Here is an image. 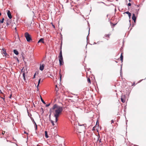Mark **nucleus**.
<instances>
[{
    "instance_id": "nucleus-47",
    "label": "nucleus",
    "mask_w": 146,
    "mask_h": 146,
    "mask_svg": "<svg viewBox=\"0 0 146 146\" xmlns=\"http://www.w3.org/2000/svg\"><path fill=\"white\" fill-rule=\"evenodd\" d=\"M23 78L24 80L25 81V80H26V78H25V77H23Z\"/></svg>"
},
{
    "instance_id": "nucleus-15",
    "label": "nucleus",
    "mask_w": 146,
    "mask_h": 146,
    "mask_svg": "<svg viewBox=\"0 0 146 146\" xmlns=\"http://www.w3.org/2000/svg\"><path fill=\"white\" fill-rule=\"evenodd\" d=\"M59 75L60 76V82H61V80H62V75L61 74V71L60 70L59 72Z\"/></svg>"
},
{
    "instance_id": "nucleus-35",
    "label": "nucleus",
    "mask_w": 146,
    "mask_h": 146,
    "mask_svg": "<svg viewBox=\"0 0 146 146\" xmlns=\"http://www.w3.org/2000/svg\"><path fill=\"white\" fill-rule=\"evenodd\" d=\"M127 5L128 6H130L131 5V3H129Z\"/></svg>"
},
{
    "instance_id": "nucleus-52",
    "label": "nucleus",
    "mask_w": 146,
    "mask_h": 146,
    "mask_svg": "<svg viewBox=\"0 0 146 146\" xmlns=\"http://www.w3.org/2000/svg\"><path fill=\"white\" fill-rule=\"evenodd\" d=\"M120 75V76H121V78H123L122 74L121 75Z\"/></svg>"
},
{
    "instance_id": "nucleus-23",
    "label": "nucleus",
    "mask_w": 146,
    "mask_h": 146,
    "mask_svg": "<svg viewBox=\"0 0 146 146\" xmlns=\"http://www.w3.org/2000/svg\"><path fill=\"white\" fill-rule=\"evenodd\" d=\"M35 126V129L36 131V130L37 129V126L36 124V125H34Z\"/></svg>"
},
{
    "instance_id": "nucleus-43",
    "label": "nucleus",
    "mask_w": 146,
    "mask_h": 146,
    "mask_svg": "<svg viewBox=\"0 0 146 146\" xmlns=\"http://www.w3.org/2000/svg\"><path fill=\"white\" fill-rule=\"evenodd\" d=\"M114 123V121L113 120H112L111 121V123L112 124V123Z\"/></svg>"
},
{
    "instance_id": "nucleus-34",
    "label": "nucleus",
    "mask_w": 146,
    "mask_h": 146,
    "mask_svg": "<svg viewBox=\"0 0 146 146\" xmlns=\"http://www.w3.org/2000/svg\"><path fill=\"white\" fill-rule=\"evenodd\" d=\"M39 84H38V85H37V86H36V87H37V91L38 90V86H39Z\"/></svg>"
},
{
    "instance_id": "nucleus-3",
    "label": "nucleus",
    "mask_w": 146,
    "mask_h": 146,
    "mask_svg": "<svg viewBox=\"0 0 146 146\" xmlns=\"http://www.w3.org/2000/svg\"><path fill=\"white\" fill-rule=\"evenodd\" d=\"M25 36L28 42H30L32 40V37L31 35L28 32H26L25 34Z\"/></svg>"
},
{
    "instance_id": "nucleus-29",
    "label": "nucleus",
    "mask_w": 146,
    "mask_h": 146,
    "mask_svg": "<svg viewBox=\"0 0 146 146\" xmlns=\"http://www.w3.org/2000/svg\"><path fill=\"white\" fill-rule=\"evenodd\" d=\"M14 58H15V59H16V60H17V61L18 62V63H19V60L18 59V58H17V57H16V56H15V57H14Z\"/></svg>"
},
{
    "instance_id": "nucleus-64",
    "label": "nucleus",
    "mask_w": 146,
    "mask_h": 146,
    "mask_svg": "<svg viewBox=\"0 0 146 146\" xmlns=\"http://www.w3.org/2000/svg\"><path fill=\"white\" fill-rule=\"evenodd\" d=\"M1 91V93H2V94H3V93Z\"/></svg>"
},
{
    "instance_id": "nucleus-19",
    "label": "nucleus",
    "mask_w": 146,
    "mask_h": 146,
    "mask_svg": "<svg viewBox=\"0 0 146 146\" xmlns=\"http://www.w3.org/2000/svg\"><path fill=\"white\" fill-rule=\"evenodd\" d=\"M120 75H121L122 74V65L121 66V68L120 70Z\"/></svg>"
},
{
    "instance_id": "nucleus-32",
    "label": "nucleus",
    "mask_w": 146,
    "mask_h": 146,
    "mask_svg": "<svg viewBox=\"0 0 146 146\" xmlns=\"http://www.w3.org/2000/svg\"><path fill=\"white\" fill-rule=\"evenodd\" d=\"M110 35L108 34L107 35H105V36L106 37H109L110 36Z\"/></svg>"
},
{
    "instance_id": "nucleus-13",
    "label": "nucleus",
    "mask_w": 146,
    "mask_h": 146,
    "mask_svg": "<svg viewBox=\"0 0 146 146\" xmlns=\"http://www.w3.org/2000/svg\"><path fill=\"white\" fill-rule=\"evenodd\" d=\"M13 52L17 55H18L19 54V52L16 49H14L13 50Z\"/></svg>"
},
{
    "instance_id": "nucleus-26",
    "label": "nucleus",
    "mask_w": 146,
    "mask_h": 146,
    "mask_svg": "<svg viewBox=\"0 0 146 146\" xmlns=\"http://www.w3.org/2000/svg\"><path fill=\"white\" fill-rule=\"evenodd\" d=\"M6 22L7 23H11V21L9 19H8L6 20Z\"/></svg>"
},
{
    "instance_id": "nucleus-36",
    "label": "nucleus",
    "mask_w": 146,
    "mask_h": 146,
    "mask_svg": "<svg viewBox=\"0 0 146 146\" xmlns=\"http://www.w3.org/2000/svg\"><path fill=\"white\" fill-rule=\"evenodd\" d=\"M50 103L48 104H46V107H48L49 106H50Z\"/></svg>"
},
{
    "instance_id": "nucleus-37",
    "label": "nucleus",
    "mask_w": 146,
    "mask_h": 146,
    "mask_svg": "<svg viewBox=\"0 0 146 146\" xmlns=\"http://www.w3.org/2000/svg\"><path fill=\"white\" fill-rule=\"evenodd\" d=\"M24 55H25L24 53V52H22V53H21L22 56H24Z\"/></svg>"
},
{
    "instance_id": "nucleus-60",
    "label": "nucleus",
    "mask_w": 146,
    "mask_h": 146,
    "mask_svg": "<svg viewBox=\"0 0 146 146\" xmlns=\"http://www.w3.org/2000/svg\"><path fill=\"white\" fill-rule=\"evenodd\" d=\"M41 110H42V111H43V110H44L42 108H41Z\"/></svg>"
},
{
    "instance_id": "nucleus-41",
    "label": "nucleus",
    "mask_w": 146,
    "mask_h": 146,
    "mask_svg": "<svg viewBox=\"0 0 146 146\" xmlns=\"http://www.w3.org/2000/svg\"><path fill=\"white\" fill-rule=\"evenodd\" d=\"M136 10V11L137 12V14L138 13V11H139V9H135Z\"/></svg>"
},
{
    "instance_id": "nucleus-48",
    "label": "nucleus",
    "mask_w": 146,
    "mask_h": 146,
    "mask_svg": "<svg viewBox=\"0 0 146 146\" xmlns=\"http://www.w3.org/2000/svg\"><path fill=\"white\" fill-rule=\"evenodd\" d=\"M135 85V82H134L133 83V84H132V86H133V85Z\"/></svg>"
},
{
    "instance_id": "nucleus-14",
    "label": "nucleus",
    "mask_w": 146,
    "mask_h": 146,
    "mask_svg": "<svg viewBox=\"0 0 146 146\" xmlns=\"http://www.w3.org/2000/svg\"><path fill=\"white\" fill-rule=\"evenodd\" d=\"M78 125L80 126H82L83 129H85V125H86V124H83L82 125H80L79 123H78Z\"/></svg>"
},
{
    "instance_id": "nucleus-30",
    "label": "nucleus",
    "mask_w": 146,
    "mask_h": 146,
    "mask_svg": "<svg viewBox=\"0 0 146 146\" xmlns=\"http://www.w3.org/2000/svg\"><path fill=\"white\" fill-rule=\"evenodd\" d=\"M135 23H133L132 24V27H131L130 28V30H131V29H132V27H133L134 25H135Z\"/></svg>"
},
{
    "instance_id": "nucleus-40",
    "label": "nucleus",
    "mask_w": 146,
    "mask_h": 146,
    "mask_svg": "<svg viewBox=\"0 0 146 146\" xmlns=\"http://www.w3.org/2000/svg\"><path fill=\"white\" fill-rule=\"evenodd\" d=\"M24 68V67H23V68H22V69L21 70V72H23V68Z\"/></svg>"
},
{
    "instance_id": "nucleus-61",
    "label": "nucleus",
    "mask_w": 146,
    "mask_h": 146,
    "mask_svg": "<svg viewBox=\"0 0 146 146\" xmlns=\"http://www.w3.org/2000/svg\"><path fill=\"white\" fill-rule=\"evenodd\" d=\"M127 120L126 121V124H127Z\"/></svg>"
},
{
    "instance_id": "nucleus-33",
    "label": "nucleus",
    "mask_w": 146,
    "mask_h": 146,
    "mask_svg": "<svg viewBox=\"0 0 146 146\" xmlns=\"http://www.w3.org/2000/svg\"><path fill=\"white\" fill-rule=\"evenodd\" d=\"M40 80H41V78H40L38 81V84H40Z\"/></svg>"
},
{
    "instance_id": "nucleus-50",
    "label": "nucleus",
    "mask_w": 146,
    "mask_h": 146,
    "mask_svg": "<svg viewBox=\"0 0 146 146\" xmlns=\"http://www.w3.org/2000/svg\"><path fill=\"white\" fill-rule=\"evenodd\" d=\"M24 133H25V134H27V135H28V133H27L25 131H24Z\"/></svg>"
},
{
    "instance_id": "nucleus-18",
    "label": "nucleus",
    "mask_w": 146,
    "mask_h": 146,
    "mask_svg": "<svg viewBox=\"0 0 146 146\" xmlns=\"http://www.w3.org/2000/svg\"><path fill=\"white\" fill-rule=\"evenodd\" d=\"M40 99L41 102L43 103L44 104H46V103L44 101V100H43V99L42 98V97L41 96H40Z\"/></svg>"
},
{
    "instance_id": "nucleus-62",
    "label": "nucleus",
    "mask_w": 146,
    "mask_h": 146,
    "mask_svg": "<svg viewBox=\"0 0 146 146\" xmlns=\"http://www.w3.org/2000/svg\"><path fill=\"white\" fill-rule=\"evenodd\" d=\"M5 132H4V133H3H3H2V134H3V135L4 134H5Z\"/></svg>"
},
{
    "instance_id": "nucleus-11",
    "label": "nucleus",
    "mask_w": 146,
    "mask_h": 146,
    "mask_svg": "<svg viewBox=\"0 0 146 146\" xmlns=\"http://www.w3.org/2000/svg\"><path fill=\"white\" fill-rule=\"evenodd\" d=\"M44 38H41L38 40V43H39L41 42L42 43H44Z\"/></svg>"
},
{
    "instance_id": "nucleus-20",
    "label": "nucleus",
    "mask_w": 146,
    "mask_h": 146,
    "mask_svg": "<svg viewBox=\"0 0 146 146\" xmlns=\"http://www.w3.org/2000/svg\"><path fill=\"white\" fill-rule=\"evenodd\" d=\"M0 97L1 98V99H3L4 102H5V96H3V97H1L0 96Z\"/></svg>"
},
{
    "instance_id": "nucleus-21",
    "label": "nucleus",
    "mask_w": 146,
    "mask_h": 146,
    "mask_svg": "<svg viewBox=\"0 0 146 146\" xmlns=\"http://www.w3.org/2000/svg\"><path fill=\"white\" fill-rule=\"evenodd\" d=\"M110 23L112 27V26H113V27H114L115 26V25L117 24L116 23L115 24H113V23H111V22H110Z\"/></svg>"
},
{
    "instance_id": "nucleus-5",
    "label": "nucleus",
    "mask_w": 146,
    "mask_h": 146,
    "mask_svg": "<svg viewBox=\"0 0 146 146\" xmlns=\"http://www.w3.org/2000/svg\"><path fill=\"white\" fill-rule=\"evenodd\" d=\"M7 16L10 19L12 18V16L11 13L9 10H7Z\"/></svg>"
},
{
    "instance_id": "nucleus-46",
    "label": "nucleus",
    "mask_w": 146,
    "mask_h": 146,
    "mask_svg": "<svg viewBox=\"0 0 146 146\" xmlns=\"http://www.w3.org/2000/svg\"><path fill=\"white\" fill-rule=\"evenodd\" d=\"M12 96V94H11L10 95V96H9V98H11Z\"/></svg>"
},
{
    "instance_id": "nucleus-17",
    "label": "nucleus",
    "mask_w": 146,
    "mask_h": 146,
    "mask_svg": "<svg viewBox=\"0 0 146 146\" xmlns=\"http://www.w3.org/2000/svg\"><path fill=\"white\" fill-rule=\"evenodd\" d=\"M45 137L46 138H48L49 137V136L48 135L47 132L46 131H45Z\"/></svg>"
},
{
    "instance_id": "nucleus-39",
    "label": "nucleus",
    "mask_w": 146,
    "mask_h": 146,
    "mask_svg": "<svg viewBox=\"0 0 146 146\" xmlns=\"http://www.w3.org/2000/svg\"><path fill=\"white\" fill-rule=\"evenodd\" d=\"M28 115L31 118V116H32V115L31 114L28 113Z\"/></svg>"
},
{
    "instance_id": "nucleus-24",
    "label": "nucleus",
    "mask_w": 146,
    "mask_h": 146,
    "mask_svg": "<svg viewBox=\"0 0 146 146\" xmlns=\"http://www.w3.org/2000/svg\"><path fill=\"white\" fill-rule=\"evenodd\" d=\"M25 70H23V77H24L25 76Z\"/></svg>"
},
{
    "instance_id": "nucleus-63",
    "label": "nucleus",
    "mask_w": 146,
    "mask_h": 146,
    "mask_svg": "<svg viewBox=\"0 0 146 146\" xmlns=\"http://www.w3.org/2000/svg\"><path fill=\"white\" fill-rule=\"evenodd\" d=\"M97 44V43L96 42H94L93 44Z\"/></svg>"
},
{
    "instance_id": "nucleus-12",
    "label": "nucleus",
    "mask_w": 146,
    "mask_h": 146,
    "mask_svg": "<svg viewBox=\"0 0 146 146\" xmlns=\"http://www.w3.org/2000/svg\"><path fill=\"white\" fill-rule=\"evenodd\" d=\"M124 13H125L128 15L129 18V19L131 18V13H130L129 11H127L126 12H125Z\"/></svg>"
},
{
    "instance_id": "nucleus-2",
    "label": "nucleus",
    "mask_w": 146,
    "mask_h": 146,
    "mask_svg": "<svg viewBox=\"0 0 146 146\" xmlns=\"http://www.w3.org/2000/svg\"><path fill=\"white\" fill-rule=\"evenodd\" d=\"M62 41L60 47V51L59 53V64L60 66L63 65L64 63L62 51Z\"/></svg>"
},
{
    "instance_id": "nucleus-28",
    "label": "nucleus",
    "mask_w": 146,
    "mask_h": 146,
    "mask_svg": "<svg viewBox=\"0 0 146 146\" xmlns=\"http://www.w3.org/2000/svg\"><path fill=\"white\" fill-rule=\"evenodd\" d=\"M99 122H98V121H97L96 122V125H95V126H96V127H97L98 126H98H99Z\"/></svg>"
},
{
    "instance_id": "nucleus-22",
    "label": "nucleus",
    "mask_w": 146,
    "mask_h": 146,
    "mask_svg": "<svg viewBox=\"0 0 146 146\" xmlns=\"http://www.w3.org/2000/svg\"><path fill=\"white\" fill-rule=\"evenodd\" d=\"M4 18H3L0 20V22L1 23H3L4 22Z\"/></svg>"
},
{
    "instance_id": "nucleus-54",
    "label": "nucleus",
    "mask_w": 146,
    "mask_h": 146,
    "mask_svg": "<svg viewBox=\"0 0 146 146\" xmlns=\"http://www.w3.org/2000/svg\"><path fill=\"white\" fill-rule=\"evenodd\" d=\"M27 6L29 7V8H30V7L29 6V5L28 4L27 5Z\"/></svg>"
},
{
    "instance_id": "nucleus-6",
    "label": "nucleus",
    "mask_w": 146,
    "mask_h": 146,
    "mask_svg": "<svg viewBox=\"0 0 146 146\" xmlns=\"http://www.w3.org/2000/svg\"><path fill=\"white\" fill-rule=\"evenodd\" d=\"M125 95H122L121 96V102L124 103L125 102Z\"/></svg>"
},
{
    "instance_id": "nucleus-44",
    "label": "nucleus",
    "mask_w": 146,
    "mask_h": 146,
    "mask_svg": "<svg viewBox=\"0 0 146 146\" xmlns=\"http://www.w3.org/2000/svg\"><path fill=\"white\" fill-rule=\"evenodd\" d=\"M95 127H96V126H94V127L93 128V129H92V130H95Z\"/></svg>"
},
{
    "instance_id": "nucleus-16",
    "label": "nucleus",
    "mask_w": 146,
    "mask_h": 146,
    "mask_svg": "<svg viewBox=\"0 0 146 146\" xmlns=\"http://www.w3.org/2000/svg\"><path fill=\"white\" fill-rule=\"evenodd\" d=\"M31 119L32 121L34 124V125H36V123L35 122L33 118L32 117H31Z\"/></svg>"
},
{
    "instance_id": "nucleus-59",
    "label": "nucleus",
    "mask_w": 146,
    "mask_h": 146,
    "mask_svg": "<svg viewBox=\"0 0 146 146\" xmlns=\"http://www.w3.org/2000/svg\"><path fill=\"white\" fill-rule=\"evenodd\" d=\"M88 35L87 37V42H88Z\"/></svg>"
},
{
    "instance_id": "nucleus-1",
    "label": "nucleus",
    "mask_w": 146,
    "mask_h": 146,
    "mask_svg": "<svg viewBox=\"0 0 146 146\" xmlns=\"http://www.w3.org/2000/svg\"><path fill=\"white\" fill-rule=\"evenodd\" d=\"M56 109L55 110V114H54V116L55 118V122H57L58 120V118L59 117L61 113L63 111V107L58 106L56 104H54L52 107V110Z\"/></svg>"
},
{
    "instance_id": "nucleus-42",
    "label": "nucleus",
    "mask_w": 146,
    "mask_h": 146,
    "mask_svg": "<svg viewBox=\"0 0 146 146\" xmlns=\"http://www.w3.org/2000/svg\"><path fill=\"white\" fill-rule=\"evenodd\" d=\"M9 23L6 22V24L7 26H8L9 25Z\"/></svg>"
},
{
    "instance_id": "nucleus-8",
    "label": "nucleus",
    "mask_w": 146,
    "mask_h": 146,
    "mask_svg": "<svg viewBox=\"0 0 146 146\" xmlns=\"http://www.w3.org/2000/svg\"><path fill=\"white\" fill-rule=\"evenodd\" d=\"M53 111L52 110V108H50L49 110V113H50V114L49 115V121H50V120H51V115L52 113V112H53Z\"/></svg>"
},
{
    "instance_id": "nucleus-58",
    "label": "nucleus",
    "mask_w": 146,
    "mask_h": 146,
    "mask_svg": "<svg viewBox=\"0 0 146 146\" xmlns=\"http://www.w3.org/2000/svg\"><path fill=\"white\" fill-rule=\"evenodd\" d=\"M100 41H98V42H97V43H97V44H98L100 43Z\"/></svg>"
},
{
    "instance_id": "nucleus-9",
    "label": "nucleus",
    "mask_w": 146,
    "mask_h": 146,
    "mask_svg": "<svg viewBox=\"0 0 146 146\" xmlns=\"http://www.w3.org/2000/svg\"><path fill=\"white\" fill-rule=\"evenodd\" d=\"M44 64H40V66L39 69L41 71H42L44 70Z\"/></svg>"
},
{
    "instance_id": "nucleus-10",
    "label": "nucleus",
    "mask_w": 146,
    "mask_h": 146,
    "mask_svg": "<svg viewBox=\"0 0 146 146\" xmlns=\"http://www.w3.org/2000/svg\"><path fill=\"white\" fill-rule=\"evenodd\" d=\"M123 52H121V54L120 56V60L121 61V62H123Z\"/></svg>"
},
{
    "instance_id": "nucleus-57",
    "label": "nucleus",
    "mask_w": 146,
    "mask_h": 146,
    "mask_svg": "<svg viewBox=\"0 0 146 146\" xmlns=\"http://www.w3.org/2000/svg\"><path fill=\"white\" fill-rule=\"evenodd\" d=\"M129 23H130V25L131 26V23H130V20H129Z\"/></svg>"
},
{
    "instance_id": "nucleus-49",
    "label": "nucleus",
    "mask_w": 146,
    "mask_h": 146,
    "mask_svg": "<svg viewBox=\"0 0 146 146\" xmlns=\"http://www.w3.org/2000/svg\"><path fill=\"white\" fill-rule=\"evenodd\" d=\"M60 34L61 35V38H62V35L61 33H60Z\"/></svg>"
},
{
    "instance_id": "nucleus-38",
    "label": "nucleus",
    "mask_w": 146,
    "mask_h": 146,
    "mask_svg": "<svg viewBox=\"0 0 146 146\" xmlns=\"http://www.w3.org/2000/svg\"><path fill=\"white\" fill-rule=\"evenodd\" d=\"M100 137V136L99 134H98V137L97 141L99 140Z\"/></svg>"
},
{
    "instance_id": "nucleus-56",
    "label": "nucleus",
    "mask_w": 146,
    "mask_h": 146,
    "mask_svg": "<svg viewBox=\"0 0 146 146\" xmlns=\"http://www.w3.org/2000/svg\"><path fill=\"white\" fill-rule=\"evenodd\" d=\"M52 26H53V27L54 28H55V26H54V25H52Z\"/></svg>"
},
{
    "instance_id": "nucleus-25",
    "label": "nucleus",
    "mask_w": 146,
    "mask_h": 146,
    "mask_svg": "<svg viewBox=\"0 0 146 146\" xmlns=\"http://www.w3.org/2000/svg\"><path fill=\"white\" fill-rule=\"evenodd\" d=\"M50 121L51 122V123H52V125L53 126H54V121L53 120H50Z\"/></svg>"
},
{
    "instance_id": "nucleus-31",
    "label": "nucleus",
    "mask_w": 146,
    "mask_h": 146,
    "mask_svg": "<svg viewBox=\"0 0 146 146\" xmlns=\"http://www.w3.org/2000/svg\"><path fill=\"white\" fill-rule=\"evenodd\" d=\"M36 72L35 73V74L34 75L33 77V79H34V78H35V76H36Z\"/></svg>"
},
{
    "instance_id": "nucleus-55",
    "label": "nucleus",
    "mask_w": 146,
    "mask_h": 146,
    "mask_svg": "<svg viewBox=\"0 0 146 146\" xmlns=\"http://www.w3.org/2000/svg\"><path fill=\"white\" fill-rule=\"evenodd\" d=\"M22 58H23V59L24 60V59L25 58L24 56H22Z\"/></svg>"
},
{
    "instance_id": "nucleus-27",
    "label": "nucleus",
    "mask_w": 146,
    "mask_h": 146,
    "mask_svg": "<svg viewBox=\"0 0 146 146\" xmlns=\"http://www.w3.org/2000/svg\"><path fill=\"white\" fill-rule=\"evenodd\" d=\"M87 81L88 82L90 83H91V80L90 78H88L87 79Z\"/></svg>"
},
{
    "instance_id": "nucleus-7",
    "label": "nucleus",
    "mask_w": 146,
    "mask_h": 146,
    "mask_svg": "<svg viewBox=\"0 0 146 146\" xmlns=\"http://www.w3.org/2000/svg\"><path fill=\"white\" fill-rule=\"evenodd\" d=\"M132 20L134 21V23H135L137 19V17L135 16V15L134 13L132 14Z\"/></svg>"
},
{
    "instance_id": "nucleus-45",
    "label": "nucleus",
    "mask_w": 146,
    "mask_h": 146,
    "mask_svg": "<svg viewBox=\"0 0 146 146\" xmlns=\"http://www.w3.org/2000/svg\"><path fill=\"white\" fill-rule=\"evenodd\" d=\"M146 78H146H145V79H142V80H140L139 81V82H141L143 80H145Z\"/></svg>"
},
{
    "instance_id": "nucleus-4",
    "label": "nucleus",
    "mask_w": 146,
    "mask_h": 146,
    "mask_svg": "<svg viewBox=\"0 0 146 146\" xmlns=\"http://www.w3.org/2000/svg\"><path fill=\"white\" fill-rule=\"evenodd\" d=\"M1 53L2 54H4L5 56L7 57H9V55L7 53L6 50L5 49H2V51Z\"/></svg>"
},
{
    "instance_id": "nucleus-51",
    "label": "nucleus",
    "mask_w": 146,
    "mask_h": 146,
    "mask_svg": "<svg viewBox=\"0 0 146 146\" xmlns=\"http://www.w3.org/2000/svg\"><path fill=\"white\" fill-rule=\"evenodd\" d=\"M140 6V5H137V7H139Z\"/></svg>"
},
{
    "instance_id": "nucleus-53",
    "label": "nucleus",
    "mask_w": 146,
    "mask_h": 146,
    "mask_svg": "<svg viewBox=\"0 0 146 146\" xmlns=\"http://www.w3.org/2000/svg\"><path fill=\"white\" fill-rule=\"evenodd\" d=\"M99 141L100 143L101 142V139H100L99 140Z\"/></svg>"
}]
</instances>
